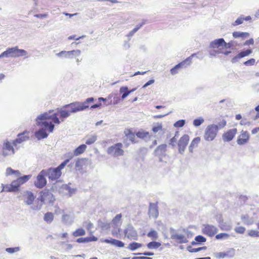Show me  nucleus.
<instances>
[{
    "label": "nucleus",
    "instance_id": "nucleus-21",
    "mask_svg": "<svg viewBox=\"0 0 259 259\" xmlns=\"http://www.w3.org/2000/svg\"><path fill=\"white\" fill-rule=\"evenodd\" d=\"M225 43V40L223 38H220L215 39L213 41H211L209 43V47L210 48H218L220 47L223 46V44Z\"/></svg>",
    "mask_w": 259,
    "mask_h": 259
},
{
    "label": "nucleus",
    "instance_id": "nucleus-13",
    "mask_svg": "<svg viewBox=\"0 0 259 259\" xmlns=\"http://www.w3.org/2000/svg\"><path fill=\"white\" fill-rule=\"evenodd\" d=\"M46 119L40 120L37 119V117L36 118V124L38 126H44L46 130H48L50 133H52L54 131L55 125L53 123L52 121H46Z\"/></svg>",
    "mask_w": 259,
    "mask_h": 259
},
{
    "label": "nucleus",
    "instance_id": "nucleus-64",
    "mask_svg": "<svg viewBox=\"0 0 259 259\" xmlns=\"http://www.w3.org/2000/svg\"><path fill=\"white\" fill-rule=\"evenodd\" d=\"M83 226L86 227L88 230H90L93 227V224L90 221H85L83 222Z\"/></svg>",
    "mask_w": 259,
    "mask_h": 259
},
{
    "label": "nucleus",
    "instance_id": "nucleus-52",
    "mask_svg": "<svg viewBox=\"0 0 259 259\" xmlns=\"http://www.w3.org/2000/svg\"><path fill=\"white\" fill-rule=\"evenodd\" d=\"M186 123V121L184 119H181L177 121H176L174 124V126L175 127H183Z\"/></svg>",
    "mask_w": 259,
    "mask_h": 259
},
{
    "label": "nucleus",
    "instance_id": "nucleus-40",
    "mask_svg": "<svg viewBox=\"0 0 259 259\" xmlns=\"http://www.w3.org/2000/svg\"><path fill=\"white\" fill-rule=\"evenodd\" d=\"M70 51H62L56 54V56L60 58H65L70 59Z\"/></svg>",
    "mask_w": 259,
    "mask_h": 259
},
{
    "label": "nucleus",
    "instance_id": "nucleus-62",
    "mask_svg": "<svg viewBox=\"0 0 259 259\" xmlns=\"http://www.w3.org/2000/svg\"><path fill=\"white\" fill-rule=\"evenodd\" d=\"M62 221L65 224H68V223H71L70 217L68 214H63L62 215Z\"/></svg>",
    "mask_w": 259,
    "mask_h": 259
},
{
    "label": "nucleus",
    "instance_id": "nucleus-41",
    "mask_svg": "<svg viewBox=\"0 0 259 259\" xmlns=\"http://www.w3.org/2000/svg\"><path fill=\"white\" fill-rule=\"evenodd\" d=\"M31 177V175H24L22 177H20L17 179L18 181L21 184V185L24 184L26 182H27L30 178Z\"/></svg>",
    "mask_w": 259,
    "mask_h": 259
},
{
    "label": "nucleus",
    "instance_id": "nucleus-19",
    "mask_svg": "<svg viewBox=\"0 0 259 259\" xmlns=\"http://www.w3.org/2000/svg\"><path fill=\"white\" fill-rule=\"evenodd\" d=\"M148 214L149 217L156 219L159 214L158 206L156 204L150 203L149 207Z\"/></svg>",
    "mask_w": 259,
    "mask_h": 259
},
{
    "label": "nucleus",
    "instance_id": "nucleus-18",
    "mask_svg": "<svg viewBox=\"0 0 259 259\" xmlns=\"http://www.w3.org/2000/svg\"><path fill=\"white\" fill-rule=\"evenodd\" d=\"M235 250L234 248H230L226 252H220L215 253V256L219 258H224L226 257H232L235 255Z\"/></svg>",
    "mask_w": 259,
    "mask_h": 259
},
{
    "label": "nucleus",
    "instance_id": "nucleus-15",
    "mask_svg": "<svg viewBox=\"0 0 259 259\" xmlns=\"http://www.w3.org/2000/svg\"><path fill=\"white\" fill-rule=\"evenodd\" d=\"M237 132V128L230 129L225 132L222 135V139L224 142H230L234 138Z\"/></svg>",
    "mask_w": 259,
    "mask_h": 259
},
{
    "label": "nucleus",
    "instance_id": "nucleus-63",
    "mask_svg": "<svg viewBox=\"0 0 259 259\" xmlns=\"http://www.w3.org/2000/svg\"><path fill=\"white\" fill-rule=\"evenodd\" d=\"M248 234L251 237H259V231L251 230L248 232Z\"/></svg>",
    "mask_w": 259,
    "mask_h": 259
},
{
    "label": "nucleus",
    "instance_id": "nucleus-59",
    "mask_svg": "<svg viewBox=\"0 0 259 259\" xmlns=\"http://www.w3.org/2000/svg\"><path fill=\"white\" fill-rule=\"evenodd\" d=\"M234 230L237 233L243 234L244 233V232L246 230V229L244 227L240 226V227H236L235 228Z\"/></svg>",
    "mask_w": 259,
    "mask_h": 259
},
{
    "label": "nucleus",
    "instance_id": "nucleus-36",
    "mask_svg": "<svg viewBox=\"0 0 259 259\" xmlns=\"http://www.w3.org/2000/svg\"><path fill=\"white\" fill-rule=\"evenodd\" d=\"M85 159H78L75 162V168L77 170L81 169L83 165L84 164Z\"/></svg>",
    "mask_w": 259,
    "mask_h": 259
},
{
    "label": "nucleus",
    "instance_id": "nucleus-45",
    "mask_svg": "<svg viewBox=\"0 0 259 259\" xmlns=\"http://www.w3.org/2000/svg\"><path fill=\"white\" fill-rule=\"evenodd\" d=\"M252 53V51L251 49H247L246 50L242 51L238 54V57H240L241 58H242L248 56Z\"/></svg>",
    "mask_w": 259,
    "mask_h": 259
},
{
    "label": "nucleus",
    "instance_id": "nucleus-25",
    "mask_svg": "<svg viewBox=\"0 0 259 259\" xmlns=\"http://www.w3.org/2000/svg\"><path fill=\"white\" fill-rule=\"evenodd\" d=\"M233 36L235 38H242L244 39L249 37L250 34L246 32L234 31L232 33Z\"/></svg>",
    "mask_w": 259,
    "mask_h": 259
},
{
    "label": "nucleus",
    "instance_id": "nucleus-38",
    "mask_svg": "<svg viewBox=\"0 0 259 259\" xmlns=\"http://www.w3.org/2000/svg\"><path fill=\"white\" fill-rule=\"evenodd\" d=\"M98 225L103 230H108L110 228V224L106 222H103L99 220L98 222Z\"/></svg>",
    "mask_w": 259,
    "mask_h": 259
},
{
    "label": "nucleus",
    "instance_id": "nucleus-11",
    "mask_svg": "<svg viewBox=\"0 0 259 259\" xmlns=\"http://www.w3.org/2000/svg\"><path fill=\"white\" fill-rule=\"evenodd\" d=\"M203 226V228L202 229V233L210 237L214 236L218 232V229L213 225L205 224Z\"/></svg>",
    "mask_w": 259,
    "mask_h": 259
},
{
    "label": "nucleus",
    "instance_id": "nucleus-60",
    "mask_svg": "<svg viewBox=\"0 0 259 259\" xmlns=\"http://www.w3.org/2000/svg\"><path fill=\"white\" fill-rule=\"evenodd\" d=\"M149 133L148 132H138L136 133V136L140 138V139H143L145 137H146L148 135Z\"/></svg>",
    "mask_w": 259,
    "mask_h": 259
},
{
    "label": "nucleus",
    "instance_id": "nucleus-33",
    "mask_svg": "<svg viewBox=\"0 0 259 259\" xmlns=\"http://www.w3.org/2000/svg\"><path fill=\"white\" fill-rule=\"evenodd\" d=\"M13 192H17L19 190V187L21 184L17 179L16 180L13 181L10 184Z\"/></svg>",
    "mask_w": 259,
    "mask_h": 259
},
{
    "label": "nucleus",
    "instance_id": "nucleus-39",
    "mask_svg": "<svg viewBox=\"0 0 259 259\" xmlns=\"http://www.w3.org/2000/svg\"><path fill=\"white\" fill-rule=\"evenodd\" d=\"M85 234V231L82 228H79L72 233V235L75 237L83 236Z\"/></svg>",
    "mask_w": 259,
    "mask_h": 259
},
{
    "label": "nucleus",
    "instance_id": "nucleus-47",
    "mask_svg": "<svg viewBox=\"0 0 259 259\" xmlns=\"http://www.w3.org/2000/svg\"><path fill=\"white\" fill-rule=\"evenodd\" d=\"M127 139H128L132 143H136L137 142L135 141V135L134 133H133L130 130L128 131V133L125 134Z\"/></svg>",
    "mask_w": 259,
    "mask_h": 259
},
{
    "label": "nucleus",
    "instance_id": "nucleus-57",
    "mask_svg": "<svg viewBox=\"0 0 259 259\" xmlns=\"http://www.w3.org/2000/svg\"><path fill=\"white\" fill-rule=\"evenodd\" d=\"M89 239L90 238L88 237H84V238L81 237V238H79L77 239L76 241V242L79 243H88V242H91V240Z\"/></svg>",
    "mask_w": 259,
    "mask_h": 259
},
{
    "label": "nucleus",
    "instance_id": "nucleus-22",
    "mask_svg": "<svg viewBox=\"0 0 259 259\" xmlns=\"http://www.w3.org/2000/svg\"><path fill=\"white\" fill-rule=\"evenodd\" d=\"M104 242L106 243H109L111 244V245H113L115 246L118 247H123L124 246V243L122 241L116 240L115 239H107L104 240Z\"/></svg>",
    "mask_w": 259,
    "mask_h": 259
},
{
    "label": "nucleus",
    "instance_id": "nucleus-31",
    "mask_svg": "<svg viewBox=\"0 0 259 259\" xmlns=\"http://www.w3.org/2000/svg\"><path fill=\"white\" fill-rule=\"evenodd\" d=\"M87 145L85 144H81L75 149L74 150V154L75 156H78L82 154L87 149Z\"/></svg>",
    "mask_w": 259,
    "mask_h": 259
},
{
    "label": "nucleus",
    "instance_id": "nucleus-44",
    "mask_svg": "<svg viewBox=\"0 0 259 259\" xmlns=\"http://www.w3.org/2000/svg\"><path fill=\"white\" fill-rule=\"evenodd\" d=\"M194 240L197 242L198 245H200L202 244L203 243L206 242V238L204 236L199 235L196 236L195 237Z\"/></svg>",
    "mask_w": 259,
    "mask_h": 259
},
{
    "label": "nucleus",
    "instance_id": "nucleus-27",
    "mask_svg": "<svg viewBox=\"0 0 259 259\" xmlns=\"http://www.w3.org/2000/svg\"><path fill=\"white\" fill-rule=\"evenodd\" d=\"M172 239L178 240L180 244L185 243L188 242L187 238L183 234H177L172 236Z\"/></svg>",
    "mask_w": 259,
    "mask_h": 259
},
{
    "label": "nucleus",
    "instance_id": "nucleus-2",
    "mask_svg": "<svg viewBox=\"0 0 259 259\" xmlns=\"http://www.w3.org/2000/svg\"><path fill=\"white\" fill-rule=\"evenodd\" d=\"M95 99L93 97L87 98L84 102H74L63 106V108H71V113H76L85 110L89 108L90 104L93 103Z\"/></svg>",
    "mask_w": 259,
    "mask_h": 259
},
{
    "label": "nucleus",
    "instance_id": "nucleus-61",
    "mask_svg": "<svg viewBox=\"0 0 259 259\" xmlns=\"http://www.w3.org/2000/svg\"><path fill=\"white\" fill-rule=\"evenodd\" d=\"M121 217L122 215L121 213L116 215V216L114 218V219L112 220V224L115 225H117V223L120 220Z\"/></svg>",
    "mask_w": 259,
    "mask_h": 259
},
{
    "label": "nucleus",
    "instance_id": "nucleus-30",
    "mask_svg": "<svg viewBox=\"0 0 259 259\" xmlns=\"http://www.w3.org/2000/svg\"><path fill=\"white\" fill-rule=\"evenodd\" d=\"M219 227L223 231H230L232 229L231 225L227 222H224L223 221L219 222Z\"/></svg>",
    "mask_w": 259,
    "mask_h": 259
},
{
    "label": "nucleus",
    "instance_id": "nucleus-50",
    "mask_svg": "<svg viewBox=\"0 0 259 259\" xmlns=\"http://www.w3.org/2000/svg\"><path fill=\"white\" fill-rule=\"evenodd\" d=\"M243 15H241L239 17H238L236 21H235L233 23H232V25L233 26H236L239 25H240L243 23Z\"/></svg>",
    "mask_w": 259,
    "mask_h": 259
},
{
    "label": "nucleus",
    "instance_id": "nucleus-32",
    "mask_svg": "<svg viewBox=\"0 0 259 259\" xmlns=\"http://www.w3.org/2000/svg\"><path fill=\"white\" fill-rule=\"evenodd\" d=\"M143 246V244L140 243H138L136 242H132L130 243L128 246L126 247L128 249L131 250V251H135L138 248L141 247Z\"/></svg>",
    "mask_w": 259,
    "mask_h": 259
},
{
    "label": "nucleus",
    "instance_id": "nucleus-58",
    "mask_svg": "<svg viewBox=\"0 0 259 259\" xmlns=\"http://www.w3.org/2000/svg\"><path fill=\"white\" fill-rule=\"evenodd\" d=\"M70 59L80 55L81 51L79 50H72L70 51Z\"/></svg>",
    "mask_w": 259,
    "mask_h": 259
},
{
    "label": "nucleus",
    "instance_id": "nucleus-43",
    "mask_svg": "<svg viewBox=\"0 0 259 259\" xmlns=\"http://www.w3.org/2000/svg\"><path fill=\"white\" fill-rule=\"evenodd\" d=\"M230 237V235L226 233H221L215 235V239H228Z\"/></svg>",
    "mask_w": 259,
    "mask_h": 259
},
{
    "label": "nucleus",
    "instance_id": "nucleus-1",
    "mask_svg": "<svg viewBox=\"0 0 259 259\" xmlns=\"http://www.w3.org/2000/svg\"><path fill=\"white\" fill-rule=\"evenodd\" d=\"M70 110H66L63 108H57V111L54 112V110H50L48 112H45L37 116V119L44 120V119H51L53 121V123L59 124L61 121L58 118V116L59 115L62 121L67 117H68L71 113V108Z\"/></svg>",
    "mask_w": 259,
    "mask_h": 259
},
{
    "label": "nucleus",
    "instance_id": "nucleus-4",
    "mask_svg": "<svg viewBox=\"0 0 259 259\" xmlns=\"http://www.w3.org/2000/svg\"><path fill=\"white\" fill-rule=\"evenodd\" d=\"M27 55V52L25 50L19 49L18 47H15L7 48L5 51L0 55V57L16 58Z\"/></svg>",
    "mask_w": 259,
    "mask_h": 259
},
{
    "label": "nucleus",
    "instance_id": "nucleus-8",
    "mask_svg": "<svg viewBox=\"0 0 259 259\" xmlns=\"http://www.w3.org/2000/svg\"><path fill=\"white\" fill-rule=\"evenodd\" d=\"M38 199L43 203L48 201L49 203H53L55 201V197L48 189H44L41 191Z\"/></svg>",
    "mask_w": 259,
    "mask_h": 259
},
{
    "label": "nucleus",
    "instance_id": "nucleus-24",
    "mask_svg": "<svg viewBox=\"0 0 259 259\" xmlns=\"http://www.w3.org/2000/svg\"><path fill=\"white\" fill-rule=\"evenodd\" d=\"M35 136L39 140L47 138L48 134L45 129L41 128L35 133Z\"/></svg>",
    "mask_w": 259,
    "mask_h": 259
},
{
    "label": "nucleus",
    "instance_id": "nucleus-5",
    "mask_svg": "<svg viewBox=\"0 0 259 259\" xmlns=\"http://www.w3.org/2000/svg\"><path fill=\"white\" fill-rule=\"evenodd\" d=\"M219 132L218 125L215 124H209L205 128L203 136L205 141H212Z\"/></svg>",
    "mask_w": 259,
    "mask_h": 259
},
{
    "label": "nucleus",
    "instance_id": "nucleus-49",
    "mask_svg": "<svg viewBox=\"0 0 259 259\" xmlns=\"http://www.w3.org/2000/svg\"><path fill=\"white\" fill-rule=\"evenodd\" d=\"M223 47L226 49H233L234 48H235L236 46L234 45V41L231 40L228 43L225 41V43L223 44Z\"/></svg>",
    "mask_w": 259,
    "mask_h": 259
},
{
    "label": "nucleus",
    "instance_id": "nucleus-12",
    "mask_svg": "<svg viewBox=\"0 0 259 259\" xmlns=\"http://www.w3.org/2000/svg\"><path fill=\"white\" fill-rule=\"evenodd\" d=\"M189 141V136L188 135H183L179 140L178 145L179 147V152L180 154H183L184 152Z\"/></svg>",
    "mask_w": 259,
    "mask_h": 259
},
{
    "label": "nucleus",
    "instance_id": "nucleus-54",
    "mask_svg": "<svg viewBox=\"0 0 259 259\" xmlns=\"http://www.w3.org/2000/svg\"><path fill=\"white\" fill-rule=\"evenodd\" d=\"M196 55H197V54L193 53L191 56H190L189 57H188L186 59H185L184 61H182V62H184V65H185V64L190 65L191 63L192 58L193 57H194V56H195Z\"/></svg>",
    "mask_w": 259,
    "mask_h": 259
},
{
    "label": "nucleus",
    "instance_id": "nucleus-3",
    "mask_svg": "<svg viewBox=\"0 0 259 259\" xmlns=\"http://www.w3.org/2000/svg\"><path fill=\"white\" fill-rule=\"evenodd\" d=\"M51 189L54 193L58 192L62 196L69 195V196H71L75 191V189L71 188L68 185L63 184L60 181L53 183Z\"/></svg>",
    "mask_w": 259,
    "mask_h": 259
},
{
    "label": "nucleus",
    "instance_id": "nucleus-7",
    "mask_svg": "<svg viewBox=\"0 0 259 259\" xmlns=\"http://www.w3.org/2000/svg\"><path fill=\"white\" fill-rule=\"evenodd\" d=\"M122 144L120 143L115 144L108 148L107 153L114 157L123 155L124 151L122 149Z\"/></svg>",
    "mask_w": 259,
    "mask_h": 259
},
{
    "label": "nucleus",
    "instance_id": "nucleus-23",
    "mask_svg": "<svg viewBox=\"0 0 259 259\" xmlns=\"http://www.w3.org/2000/svg\"><path fill=\"white\" fill-rule=\"evenodd\" d=\"M167 145L161 144L158 146L154 150L155 155L156 156H162L165 154Z\"/></svg>",
    "mask_w": 259,
    "mask_h": 259
},
{
    "label": "nucleus",
    "instance_id": "nucleus-37",
    "mask_svg": "<svg viewBox=\"0 0 259 259\" xmlns=\"http://www.w3.org/2000/svg\"><path fill=\"white\" fill-rule=\"evenodd\" d=\"M45 221L48 223H51L54 219V215L53 213L51 212H48L45 214L44 218Z\"/></svg>",
    "mask_w": 259,
    "mask_h": 259
},
{
    "label": "nucleus",
    "instance_id": "nucleus-51",
    "mask_svg": "<svg viewBox=\"0 0 259 259\" xmlns=\"http://www.w3.org/2000/svg\"><path fill=\"white\" fill-rule=\"evenodd\" d=\"M20 250L19 247H9L6 248V251L9 253H13Z\"/></svg>",
    "mask_w": 259,
    "mask_h": 259
},
{
    "label": "nucleus",
    "instance_id": "nucleus-6",
    "mask_svg": "<svg viewBox=\"0 0 259 259\" xmlns=\"http://www.w3.org/2000/svg\"><path fill=\"white\" fill-rule=\"evenodd\" d=\"M44 170L50 181H55L60 178L62 175L61 171L57 167H50Z\"/></svg>",
    "mask_w": 259,
    "mask_h": 259
},
{
    "label": "nucleus",
    "instance_id": "nucleus-16",
    "mask_svg": "<svg viewBox=\"0 0 259 259\" xmlns=\"http://www.w3.org/2000/svg\"><path fill=\"white\" fill-rule=\"evenodd\" d=\"M249 139V134L247 131H242L238 137L237 143L239 145H243L247 143Z\"/></svg>",
    "mask_w": 259,
    "mask_h": 259
},
{
    "label": "nucleus",
    "instance_id": "nucleus-17",
    "mask_svg": "<svg viewBox=\"0 0 259 259\" xmlns=\"http://www.w3.org/2000/svg\"><path fill=\"white\" fill-rule=\"evenodd\" d=\"M23 197L24 202L28 205L32 204L35 199V196H34L33 193L29 191L24 192L23 194Z\"/></svg>",
    "mask_w": 259,
    "mask_h": 259
},
{
    "label": "nucleus",
    "instance_id": "nucleus-48",
    "mask_svg": "<svg viewBox=\"0 0 259 259\" xmlns=\"http://www.w3.org/2000/svg\"><path fill=\"white\" fill-rule=\"evenodd\" d=\"M6 174L7 175H11L12 174H16L18 176L20 175V172L19 170H14L11 167H8L6 169Z\"/></svg>",
    "mask_w": 259,
    "mask_h": 259
},
{
    "label": "nucleus",
    "instance_id": "nucleus-26",
    "mask_svg": "<svg viewBox=\"0 0 259 259\" xmlns=\"http://www.w3.org/2000/svg\"><path fill=\"white\" fill-rule=\"evenodd\" d=\"M85 145H91L94 143L97 140V135L96 134L88 135L85 137Z\"/></svg>",
    "mask_w": 259,
    "mask_h": 259
},
{
    "label": "nucleus",
    "instance_id": "nucleus-28",
    "mask_svg": "<svg viewBox=\"0 0 259 259\" xmlns=\"http://www.w3.org/2000/svg\"><path fill=\"white\" fill-rule=\"evenodd\" d=\"M119 92L120 93L122 94L121 96L122 100H123L130 94V92H129L128 87L127 86H122L120 87L119 89Z\"/></svg>",
    "mask_w": 259,
    "mask_h": 259
},
{
    "label": "nucleus",
    "instance_id": "nucleus-55",
    "mask_svg": "<svg viewBox=\"0 0 259 259\" xmlns=\"http://www.w3.org/2000/svg\"><path fill=\"white\" fill-rule=\"evenodd\" d=\"M255 111H254L253 110H252L250 112V113L255 114V115L252 117V119L253 120H256V119L259 118V105L258 106H257L256 107H255Z\"/></svg>",
    "mask_w": 259,
    "mask_h": 259
},
{
    "label": "nucleus",
    "instance_id": "nucleus-42",
    "mask_svg": "<svg viewBox=\"0 0 259 259\" xmlns=\"http://www.w3.org/2000/svg\"><path fill=\"white\" fill-rule=\"evenodd\" d=\"M204 121V119L202 117H199L195 119L193 121V124L196 127H198L201 125Z\"/></svg>",
    "mask_w": 259,
    "mask_h": 259
},
{
    "label": "nucleus",
    "instance_id": "nucleus-14",
    "mask_svg": "<svg viewBox=\"0 0 259 259\" xmlns=\"http://www.w3.org/2000/svg\"><path fill=\"white\" fill-rule=\"evenodd\" d=\"M124 233L125 236L128 239H136L137 233L136 230L131 224H128L126 228L124 230Z\"/></svg>",
    "mask_w": 259,
    "mask_h": 259
},
{
    "label": "nucleus",
    "instance_id": "nucleus-35",
    "mask_svg": "<svg viewBox=\"0 0 259 259\" xmlns=\"http://www.w3.org/2000/svg\"><path fill=\"white\" fill-rule=\"evenodd\" d=\"M184 62H181L175 66L170 69V73L172 75H175L178 72V70L184 66Z\"/></svg>",
    "mask_w": 259,
    "mask_h": 259
},
{
    "label": "nucleus",
    "instance_id": "nucleus-46",
    "mask_svg": "<svg viewBox=\"0 0 259 259\" xmlns=\"http://www.w3.org/2000/svg\"><path fill=\"white\" fill-rule=\"evenodd\" d=\"M147 236L152 238L153 239H157L158 238L157 232L153 229H151L147 234Z\"/></svg>",
    "mask_w": 259,
    "mask_h": 259
},
{
    "label": "nucleus",
    "instance_id": "nucleus-29",
    "mask_svg": "<svg viewBox=\"0 0 259 259\" xmlns=\"http://www.w3.org/2000/svg\"><path fill=\"white\" fill-rule=\"evenodd\" d=\"M200 138L199 137L195 138L192 140L190 146H189V152L192 153L193 151V149L194 148L197 147L198 144L200 142Z\"/></svg>",
    "mask_w": 259,
    "mask_h": 259
},
{
    "label": "nucleus",
    "instance_id": "nucleus-56",
    "mask_svg": "<svg viewBox=\"0 0 259 259\" xmlns=\"http://www.w3.org/2000/svg\"><path fill=\"white\" fill-rule=\"evenodd\" d=\"M162 128V125L161 123H157L156 125H154L152 127V131L154 133H157L159 130Z\"/></svg>",
    "mask_w": 259,
    "mask_h": 259
},
{
    "label": "nucleus",
    "instance_id": "nucleus-34",
    "mask_svg": "<svg viewBox=\"0 0 259 259\" xmlns=\"http://www.w3.org/2000/svg\"><path fill=\"white\" fill-rule=\"evenodd\" d=\"M161 246V243L159 242L151 241L147 244V246L149 249H157Z\"/></svg>",
    "mask_w": 259,
    "mask_h": 259
},
{
    "label": "nucleus",
    "instance_id": "nucleus-53",
    "mask_svg": "<svg viewBox=\"0 0 259 259\" xmlns=\"http://www.w3.org/2000/svg\"><path fill=\"white\" fill-rule=\"evenodd\" d=\"M2 189L0 192L1 193L3 192L4 191L13 192L10 185H5L4 184H2Z\"/></svg>",
    "mask_w": 259,
    "mask_h": 259
},
{
    "label": "nucleus",
    "instance_id": "nucleus-10",
    "mask_svg": "<svg viewBox=\"0 0 259 259\" xmlns=\"http://www.w3.org/2000/svg\"><path fill=\"white\" fill-rule=\"evenodd\" d=\"M15 153V150L12 143L8 141L4 142L2 148V155L4 157L13 155Z\"/></svg>",
    "mask_w": 259,
    "mask_h": 259
},
{
    "label": "nucleus",
    "instance_id": "nucleus-9",
    "mask_svg": "<svg viewBox=\"0 0 259 259\" xmlns=\"http://www.w3.org/2000/svg\"><path fill=\"white\" fill-rule=\"evenodd\" d=\"M46 177H47V175L45 173V171L42 169L37 176L36 180L34 183L36 188L41 189L47 185V181Z\"/></svg>",
    "mask_w": 259,
    "mask_h": 259
},
{
    "label": "nucleus",
    "instance_id": "nucleus-20",
    "mask_svg": "<svg viewBox=\"0 0 259 259\" xmlns=\"http://www.w3.org/2000/svg\"><path fill=\"white\" fill-rule=\"evenodd\" d=\"M28 132L27 131H24L23 133H21L20 134H19L18 135V137L16 138L14 141H13V144L14 145H16L17 143H21L24 141H25L27 139H29L28 136H25V134H28Z\"/></svg>",
    "mask_w": 259,
    "mask_h": 259
}]
</instances>
